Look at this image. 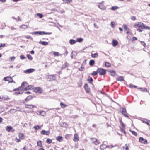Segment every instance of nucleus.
Returning <instances> with one entry per match:
<instances>
[{"label":"nucleus","mask_w":150,"mask_h":150,"mask_svg":"<svg viewBox=\"0 0 150 150\" xmlns=\"http://www.w3.org/2000/svg\"><path fill=\"white\" fill-rule=\"evenodd\" d=\"M46 78L48 81H52L56 80V77L54 74L46 75Z\"/></svg>","instance_id":"1"},{"label":"nucleus","mask_w":150,"mask_h":150,"mask_svg":"<svg viewBox=\"0 0 150 150\" xmlns=\"http://www.w3.org/2000/svg\"><path fill=\"white\" fill-rule=\"evenodd\" d=\"M97 69L98 73L100 75H104L106 73V70L103 68H98Z\"/></svg>","instance_id":"2"},{"label":"nucleus","mask_w":150,"mask_h":150,"mask_svg":"<svg viewBox=\"0 0 150 150\" xmlns=\"http://www.w3.org/2000/svg\"><path fill=\"white\" fill-rule=\"evenodd\" d=\"M103 1L98 3L99 4L98 5V7L101 10H106V6L103 4Z\"/></svg>","instance_id":"3"},{"label":"nucleus","mask_w":150,"mask_h":150,"mask_svg":"<svg viewBox=\"0 0 150 150\" xmlns=\"http://www.w3.org/2000/svg\"><path fill=\"white\" fill-rule=\"evenodd\" d=\"M34 91L39 94H41L42 92V89L40 87H36L33 88Z\"/></svg>","instance_id":"4"},{"label":"nucleus","mask_w":150,"mask_h":150,"mask_svg":"<svg viewBox=\"0 0 150 150\" xmlns=\"http://www.w3.org/2000/svg\"><path fill=\"white\" fill-rule=\"evenodd\" d=\"M107 72H109L110 73L109 74H108L110 75H111V76L113 77H115V75L117 74L116 72L113 70H109L108 69L107 70Z\"/></svg>","instance_id":"5"},{"label":"nucleus","mask_w":150,"mask_h":150,"mask_svg":"<svg viewBox=\"0 0 150 150\" xmlns=\"http://www.w3.org/2000/svg\"><path fill=\"white\" fill-rule=\"evenodd\" d=\"M91 139L92 140V143L94 144L95 145H98L100 144V142L97 140L96 139L91 138Z\"/></svg>","instance_id":"6"},{"label":"nucleus","mask_w":150,"mask_h":150,"mask_svg":"<svg viewBox=\"0 0 150 150\" xmlns=\"http://www.w3.org/2000/svg\"><path fill=\"white\" fill-rule=\"evenodd\" d=\"M35 71V69L33 68H30L25 70L24 71V73L26 74L30 73L33 72Z\"/></svg>","instance_id":"7"},{"label":"nucleus","mask_w":150,"mask_h":150,"mask_svg":"<svg viewBox=\"0 0 150 150\" xmlns=\"http://www.w3.org/2000/svg\"><path fill=\"white\" fill-rule=\"evenodd\" d=\"M84 87L86 92L87 93H88L90 91V88L89 87L88 84L86 83L84 85Z\"/></svg>","instance_id":"8"},{"label":"nucleus","mask_w":150,"mask_h":150,"mask_svg":"<svg viewBox=\"0 0 150 150\" xmlns=\"http://www.w3.org/2000/svg\"><path fill=\"white\" fill-rule=\"evenodd\" d=\"M122 111L121 113L125 116V117H127V118H129V116L126 114L127 113L126 109L125 107L122 108Z\"/></svg>","instance_id":"9"},{"label":"nucleus","mask_w":150,"mask_h":150,"mask_svg":"<svg viewBox=\"0 0 150 150\" xmlns=\"http://www.w3.org/2000/svg\"><path fill=\"white\" fill-rule=\"evenodd\" d=\"M25 108H26L32 109L34 107H36L34 105H32L31 104L28 105V104H25Z\"/></svg>","instance_id":"10"},{"label":"nucleus","mask_w":150,"mask_h":150,"mask_svg":"<svg viewBox=\"0 0 150 150\" xmlns=\"http://www.w3.org/2000/svg\"><path fill=\"white\" fill-rule=\"evenodd\" d=\"M34 96L29 95L25 99V100H26V102L32 100Z\"/></svg>","instance_id":"11"},{"label":"nucleus","mask_w":150,"mask_h":150,"mask_svg":"<svg viewBox=\"0 0 150 150\" xmlns=\"http://www.w3.org/2000/svg\"><path fill=\"white\" fill-rule=\"evenodd\" d=\"M30 33L33 35L34 34H39V35H42L43 31H37L31 32Z\"/></svg>","instance_id":"12"},{"label":"nucleus","mask_w":150,"mask_h":150,"mask_svg":"<svg viewBox=\"0 0 150 150\" xmlns=\"http://www.w3.org/2000/svg\"><path fill=\"white\" fill-rule=\"evenodd\" d=\"M118 44V41L115 39H113L112 42V45L113 47H115Z\"/></svg>","instance_id":"13"},{"label":"nucleus","mask_w":150,"mask_h":150,"mask_svg":"<svg viewBox=\"0 0 150 150\" xmlns=\"http://www.w3.org/2000/svg\"><path fill=\"white\" fill-rule=\"evenodd\" d=\"M143 122L144 123H145L147 125L150 126V120L146 119H144L143 120Z\"/></svg>","instance_id":"14"},{"label":"nucleus","mask_w":150,"mask_h":150,"mask_svg":"<svg viewBox=\"0 0 150 150\" xmlns=\"http://www.w3.org/2000/svg\"><path fill=\"white\" fill-rule=\"evenodd\" d=\"M139 141L140 142L145 144L147 143V140L144 139L143 137H140L139 139Z\"/></svg>","instance_id":"15"},{"label":"nucleus","mask_w":150,"mask_h":150,"mask_svg":"<svg viewBox=\"0 0 150 150\" xmlns=\"http://www.w3.org/2000/svg\"><path fill=\"white\" fill-rule=\"evenodd\" d=\"M106 148H109V146H107L105 144H102L100 145V148L102 150H104Z\"/></svg>","instance_id":"16"},{"label":"nucleus","mask_w":150,"mask_h":150,"mask_svg":"<svg viewBox=\"0 0 150 150\" xmlns=\"http://www.w3.org/2000/svg\"><path fill=\"white\" fill-rule=\"evenodd\" d=\"M89 78L88 79H87V81H88L89 83L92 84L93 86H94L93 83H92V82L93 81V78L90 77V76H89Z\"/></svg>","instance_id":"17"},{"label":"nucleus","mask_w":150,"mask_h":150,"mask_svg":"<svg viewBox=\"0 0 150 150\" xmlns=\"http://www.w3.org/2000/svg\"><path fill=\"white\" fill-rule=\"evenodd\" d=\"M74 139L73 140L75 141H77L79 140V138L78 137V135L76 133L74 135Z\"/></svg>","instance_id":"18"},{"label":"nucleus","mask_w":150,"mask_h":150,"mask_svg":"<svg viewBox=\"0 0 150 150\" xmlns=\"http://www.w3.org/2000/svg\"><path fill=\"white\" fill-rule=\"evenodd\" d=\"M69 64L67 62H65V63L62 65L61 67V69L63 70L64 69L69 66Z\"/></svg>","instance_id":"19"},{"label":"nucleus","mask_w":150,"mask_h":150,"mask_svg":"<svg viewBox=\"0 0 150 150\" xmlns=\"http://www.w3.org/2000/svg\"><path fill=\"white\" fill-rule=\"evenodd\" d=\"M116 80L117 81H124V78L122 76H119L116 78Z\"/></svg>","instance_id":"20"},{"label":"nucleus","mask_w":150,"mask_h":150,"mask_svg":"<svg viewBox=\"0 0 150 150\" xmlns=\"http://www.w3.org/2000/svg\"><path fill=\"white\" fill-rule=\"evenodd\" d=\"M13 127L11 126H8L6 127V130L7 131H10L12 130Z\"/></svg>","instance_id":"21"},{"label":"nucleus","mask_w":150,"mask_h":150,"mask_svg":"<svg viewBox=\"0 0 150 150\" xmlns=\"http://www.w3.org/2000/svg\"><path fill=\"white\" fill-rule=\"evenodd\" d=\"M39 43L44 46L47 45L48 44V42L44 41H40L39 42Z\"/></svg>","instance_id":"22"},{"label":"nucleus","mask_w":150,"mask_h":150,"mask_svg":"<svg viewBox=\"0 0 150 150\" xmlns=\"http://www.w3.org/2000/svg\"><path fill=\"white\" fill-rule=\"evenodd\" d=\"M82 84V79H80L79 81L77 82V85L79 87L81 86Z\"/></svg>","instance_id":"23"},{"label":"nucleus","mask_w":150,"mask_h":150,"mask_svg":"<svg viewBox=\"0 0 150 150\" xmlns=\"http://www.w3.org/2000/svg\"><path fill=\"white\" fill-rule=\"evenodd\" d=\"M95 63V61L94 60L91 59L90 60L89 62V64L91 66H93Z\"/></svg>","instance_id":"24"},{"label":"nucleus","mask_w":150,"mask_h":150,"mask_svg":"<svg viewBox=\"0 0 150 150\" xmlns=\"http://www.w3.org/2000/svg\"><path fill=\"white\" fill-rule=\"evenodd\" d=\"M143 25L142 29H145L150 30V27L148 26H146L145 24L142 23Z\"/></svg>","instance_id":"25"},{"label":"nucleus","mask_w":150,"mask_h":150,"mask_svg":"<svg viewBox=\"0 0 150 150\" xmlns=\"http://www.w3.org/2000/svg\"><path fill=\"white\" fill-rule=\"evenodd\" d=\"M42 127L41 126H39L38 125H37L35 126L33 128L35 129V130H38L39 129H40Z\"/></svg>","instance_id":"26"},{"label":"nucleus","mask_w":150,"mask_h":150,"mask_svg":"<svg viewBox=\"0 0 150 150\" xmlns=\"http://www.w3.org/2000/svg\"><path fill=\"white\" fill-rule=\"evenodd\" d=\"M10 79H12V77L10 76H7L4 77V80L5 81H8L9 82Z\"/></svg>","instance_id":"27"},{"label":"nucleus","mask_w":150,"mask_h":150,"mask_svg":"<svg viewBox=\"0 0 150 150\" xmlns=\"http://www.w3.org/2000/svg\"><path fill=\"white\" fill-rule=\"evenodd\" d=\"M27 82L25 81H24L22 83L21 85L20 86L21 87V88H22L24 87V86H27Z\"/></svg>","instance_id":"28"},{"label":"nucleus","mask_w":150,"mask_h":150,"mask_svg":"<svg viewBox=\"0 0 150 150\" xmlns=\"http://www.w3.org/2000/svg\"><path fill=\"white\" fill-rule=\"evenodd\" d=\"M76 42V41L74 39H70L69 41V43L71 45L74 44Z\"/></svg>","instance_id":"29"},{"label":"nucleus","mask_w":150,"mask_h":150,"mask_svg":"<svg viewBox=\"0 0 150 150\" xmlns=\"http://www.w3.org/2000/svg\"><path fill=\"white\" fill-rule=\"evenodd\" d=\"M142 23H141V22H138L137 24H136L135 25L139 28H141V29H142V27L143 26Z\"/></svg>","instance_id":"30"},{"label":"nucleus","mask_w":150,"mask_h":150,"mask_svg":"<svg viewBox=\"0 0 150 150\" xmlns=\"http://www.w3.org/2000/svg\"><path fill=\"white\" fill-rule=\"evenodd\" d=\"M119 7L117 6H112L111 8L110 9L112 10L115 11L117 10V9H119Z\"/></svg>","instance_id":"31"},{"label":"nucleus","mask_w":150,"mask_h":150,"mask_svg":"<svg viewBox=\"0 0 150 150\" xmlns=\"http://www.w3.org/2000/svg\"><path fill=\"white\" fill-rule=\"evenodd\" d=\"M61 125L62 127L67 128L68 126V125L65 122H62L61 124Z\"/></svg>","instance_id":"32"},{"label":"nucleus","mask_w":150,"mask_h":150,"mask_svg":"<svg viewBox=\"0 0 150 150\" xmlns=\"http://www.w3.org/2000/svg\"><path fill=\"white\" fill-rule=\"evenodd\" d=\"M39 114L42 116H45L46 115V112L43 111H40L39 112Z\"/></svg>","instance_id":"33"},{"label":"nucleus","mask_w":150,"mask_h":150,"mask_svg":"<svg viewBox=\"0 0 150 150\" xmlns=\"http://www.w3.org/2000/svg\"><path fill=\"white\" fill-rule=\"evenodd\" d=\"M83 40V38H78L76 40V42H79V43L81 42H82Z\"/></svg>","instance_id":"34"},{"label":"nucleus","mask_w":150,"mask_h":150,"mask_svg":"<svg viewBox=\"0 0 150 150\" xmlns=\"http://www.w3.org/2000/svg\"><path fill=\"white\" fill-rule=\"evenodd\" d=\"M98 56V54L97 53L94 54H91V56L93 58H96Z\"/></svg>","instance_id":"35"},{"label":"nucleus","mask_w":150,"mask_h":150,"mask_svg":"<svg viewBox=\"0 0 150 150\" xmlns=\"http://www.w3.org/2000/svg\"><path fill=\"white\" fill-rule=\"evenodd\" d=\"M19 137L21 139H23L24 138V135L21 133H20L18 135Z\"/></svg>","instance_id":"36"},{"label":"nucleus","mask_w":150,"mask_h":150,"mask_svg":"<svg viewBox=\"0 0 150 150\" xmlns=\"http://www.w3.org/2000/svg\"><path fill=\"white\" fill-rule=\"evenodd\" d=\"M20 28L21 29H26L28 28V26L25 25H22L20 26Z\"/></svg>","instance_id":"37"},{"label":"nucleus","mask_w":150,"mask_h":150,"mask_svg":"<svg viewBox=\"0 0 150 150\" xmlns=\"http://www.w3.org/2000/svg\"><path fill=\"white\" fill-rule=\"evenodd\" d=\"M98 69L96 71H94L91 74L93 76H96L98 74Z\"/></svg>","instance_id":"38"},{"label":"nucleus","mask_w":150,"mask_h":150,"mask_svg":"<svg viewBox=\"0 0 150 150\" xmlns=\"http://www.w3.org/2000/svg\"><path fill=\"white\" fill-rule=\"evenodd\" d=\"M41 134L42 135H48L50 134V132H41Z\"/></svg>","instance_id":"39"},{"label":"nucleus","mask_w":150,"mask_h":150,"mask_svg":"<svg viewBox=\"0 0 150 150\" xmlns=\"http://www.w3.org/2000/svg\"><path fill=\"white\" fill-rule=\"evenodd\" d=\"M105 66L107 67H109L111 66V65L109 62H105Z\"/></svg>","instance_id":"40"},{"label":"nucleus","mask_w":150,"mask_h":150,"mask_svg":"<svg viewBox=\"0 0 150 150\" xmlns=\"http://www.w3.org/2000/svg\"><path fill=\"white\" fill-rule=\"evenodd\" d=\"M62 137L60 136H59L57 137L56 138V139L58 141L61 142L62 140Z\"/></svg>","instance_id":"41"},{"label":"nucleus","mask_w":150,"mask_h":150,"mask_svg":"<svg viewBox=\"0 0 150 150\" xmlns=\"http://www.w3.org/2000/svg\"><path fill=\"white\" fill-rule=\"evenodd\" d=\"M60 105L62 108H65L67 106V105H66L64 104L62 102L60 103Z\"/></svg>","instance_id":"42"},{"label":"nucleus","mask_w":150,"mask_h":150,"mask_svg":"<svg viewBox=\"0 0 150 150\" xmlns=\"http://www.w3.org/2000/svg\"><path fill=\"white\" fill-rule=\"evenodd\" d=\"M3 99L5 100H8L10 99V98H9L8 96H6V97H3Z\"/></svg>","instance_id":"43"},{"label":"nucleus","mask_w":150,"mask_h":150,"mask_svg":"<svg viewBox=\"0 0 150 150\" xmlns=\"http://www.w3.org/2000/svg\"><path fill=\"white\" fill-rule=\"evenodd\" d=\"M122 27L123 28H124V29L125 30H129V29H128V28L127 26H126V25L125 24H123V25H122Z\"/></svg>","instance_id":"44"},{"label":"nucleus","mask_w":150,"mask_h":150,"mask_svg":"<svg viewBox=\"0 0 150 150\" xmlns=\"http://www.w3.org/2000/svg\"><path fill=\"white\" fill-rule=\"evenodd\" d=\"M23 93V91H20V92H15L14 93V95H17L18 94H22Z\"/></svg>","instance_id":"45"},{"label":"nucleus","mask_w":150,"mask_h":150,"mask_svg":"<svg viewBox=\"0 0 150 150\" xmlns=\"http://www.w3.org/2000/svg\"><path fill=\"white\" fill-rule=\"evenodd\" d=\"M37 144L38 146H42V144L41 143V141H37Z\"/></svg>","instance_id":"46"},{"label":"nucleus","mask_w":150,"mask_h":150,"mask_svg":"<svg viewBox=\"0 0 150 150\" xmlns=\"http://www.w3.org/2000/svg\"><path fill=\"white\" fill-rule=\"evenodd\" d=\"M21 89L22 88L21 87V86H20L19 87H18V88L14 89L13 90V91H21Z\"/></svg>","instance_id":"47"},{"label":"nucleus","mask_w":150,"mask_h":150,"mask_svg":"<svg viewBox=\"0 0 150 150\" xmlns=\"http://www.w3.org/2000/svg\"><path fill=\"white\" fill-rule=\"evenodd\" d=\"M27 56V57L29 60H32L33 59V58L30 54H28Z\"/></svg>","instance_id":"48"},{"label":"nucleus","mask_w":150,"mask_h":150,"mask_svg":"<svg viewBox=\"0 0 150 150\" xmlns=\"http://www.w3.org/2000/svg\"><path fill=\"white\" fill-rule=\"evenodd\" d=\"M115 23L114 22L112 21L110 23V25L112 28H114L115 27Z\"/></svg>","instance_id":"49"},{"label":"nucleus","mask_w":150,"mask_h":150,"mask_svg":"<svg viewBox=\"0 0 150 150\" xmlns=\"http://www.w3.org/2000/svg\"><path fill=\"white\" fill-rule=\"evenodd\" d=\"M59 53L58 52H54L53 53V55L54 56H58L59 55Z\"/></svg>","instance_id":"50"},{"label":"nucleus","mask_w":150,"mask_h":150,"mask_svg":"<svg viewBox=\"0 0 150 150\" xmlns=\"http://www.w3.org/2000/svg\"><path fill=\"white\" fill-rule=\"evenodd\" d=\"M65 3H69L71 2L72 1V0H62Z\"/></svg>","instance_id":"51"},{"label":"nucleus","mask_w":150,"mask_h":150,"mask_svg":"<svg viewBox=\"0 0 150 150\" xmlns=\"http://www.w3.org/2000/svg\"><path fill=\"white\" fill-rule=\"evenodd\" d=\"M25 37L27 39H30L31 40H33V38H32L31 36L29 35H27V36H25Z\"/></svg>","instance_id":"52"},{"label":"nucleus","mask_w":150,"mask_h":150,"mask_svg":"<svg viewBox=\"0 0 150 150\" xmlns=\"http://www.w3.org/2000/svg\"><path fill=\"white\" fill-rule=\"evenodd\" d=\"M51 32H46L45 31H43V35H50L52 34Z\"/></svg>","instance_id":"53"},{"label":"nucleus","mask_w":150,"mask_h":150,"mask_svg":"<svg viewBox=\"0 0 150 150\" xmlns=\"http://www.w3.org/2000/svg\"><path fill=\"white\" fill-rule=\"evenodd\" d=\"M27 90H28V89L27 88V87H26L25 88L23 87L22 88V89L21 90V92H22V91L23 92V91H27Z\"/></svg>","instance_id":"54"},{"label":"nucleus","mask_w":150,"mask_h":150,"mask_svg":"<svg viewBox=\"0 0 150 150\" xmlns=\"http://www.w3.org/2000/svg\"><path fill=\"white\" fill-rule=\"evenodd\" d=\"M46 142L47 143H50L52 142V140L50 139H47L46 140Z\"/></svg>","instance_id":"55"},{"label":"nucleus","mask_w":150,"mask_h":150,"mask_svg":"<svg viewBox=\"0 0 150 150\" xmlns=\"http://www.w3.org/2000/svg\"><path fill=\"white\" fill-rule=\"evenodd\" d=\"M120 123L121 126L123 128L125 126V125L122 122V121L121 120H120Z\"/></svg>","instance_id":"56"},{"label":"nucleus","mask_w":150,"mask_h":150,"mask_svg":"<svg viewBox=\"0 0 150 150\" xmlns=\"http://www.w3.org/2000/svg\"><path fill=\"white\" fill-rule=\"evenodd\" d=\"M26 58V57H25L24 55H21L20 56V59L21 60H23Z\"/></svg>","instance_id":"57"},{"label":"nucleus","mask_w":150,"mask_h":150,"mask_svg":"<svg viewBox=\"0 0 150 150\" xmlns=\"http://www.w3.org/2000/svg\"><path fill=\"white\" fill-rule=\"evenodd\" d=\"M129 87L131 88H137V86H136L134 85H132V84H130L129 85Z\"/></svg>","instance_id":"58"},{"label":"nucleus","mask_w":150,"mask_h":150,"mask_svg":"<svg viewBox=\"0 0 150 150\" xmlns=\"http://www.w3.org/2000/svg\"><path fill=\"white\" fill-rule=\"evenodd\" d=\"M37 15L38 16L39 18H42L43 17V14L41 13H38L37 14Z\"/></svg>","instance_id":"59"},{"label":"nucleus","mask_w":150,"mask_h":150,"mask_svg":"<svg viewBox=\"0 0 150 150\" xmlns=\"http://www.w3.org/2000/svg\"><path fill=\"white\" fill-rule=\"evenodd\" d=\"M142 92H147V90L146 88H143L142 90H141Z\"/></svg>","instance_id":"60"},{"label":"nucleus","mask_w":150,"mask_h":150,"mask_svg":"<svg viewBox=\"0 0 150 150\" xmlns=\"http://www.w3.org/2000/svg\"><path fill=\"white\" fill-rule=\"evenodd\" d=\"M141 44L144 46L146 47V44L144 42V41H141Z\"/></svg>","instance_id":"61"},{"label":"nucleus","mask_w":150,"mask_h":150,"mask_svg":"<svg viewBox=\"0 0 150 150\" xmlns=\"http://www.w3.org/2000/svg\"><path fill=\"white\" fill-rule=\"evenodd\" d=\"M33 86L31 85H29L28 86H27L26 87H27V88L28 89V90H29Z\"/></svg>","instance_id":"62"},{"label":"nucleus","mask_w":150,"mask_h":150,"mask_svg":"<svg viewBox=\"0 0 150 150\" xmlns=\"http://www.w3.org/2000/svg\"><path fill=\"white\" fill-rule=\"evenodd\" d=\"M6 45L5 43H1L0 45V48L1 47H4Z\"/></svg>","instance_id":"63"},{"label":"nucleus","mask_w":150,"mask_h":150,"mask_svg":"<svg viewBox=\"0 0 150 150\" xmlns=\"http://www.w3.org/2000/svg\"><path fill=\"white\" fill-rule=\"evenodd\" d=\"M15 59V56H13L10 57V59L12 61H13Z\"/></svg>","instance_id":"64"}]
</instances>
